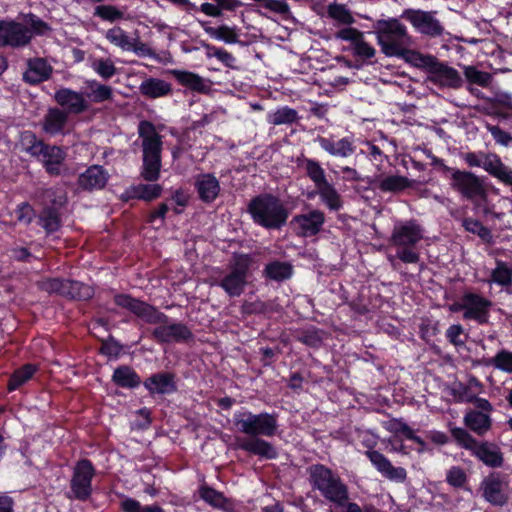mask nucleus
<instances>
[{
    "instance_id": "f257e3e1",
    "label": "nucleus",
    "mask_w": 512,
    "mask_h": 512,
    "mask_svg": "<svg viewBox=\"0 0 512 512\" xmlns=\"http://www.w3.org/2000/svg\"><path fill=\"white\" fill-rule=\"evenodd\" d=\"M233 424L247 438H237L234 449L243 450L251 455L267 460L276 459V448L262 437H273L278 432V414L261 412L254 414L241 409L233 414Z\"/></svg>"
},
{
    "instance_id": "f03ea898",
    "label": "nucleus",
    "mask_w": 512,
    "mask_h": 512,
    "mask_svg": "<svg viewBox=\"0 0 512 512\" xmlns=\"http://www.w3.org/2000/svg\"><path fill=\"white\" fill-rule=\"evenodd\" d=\"M113 301L116 306L129 311L144 323L158 325L153 329L151 335L159 344L183 343L193 338V333L186 324L169 323V317L165 313L140 298H135L128 293H116L113 296Z\"/></svg>"
},
{
    "instance_id": "7ed1b4c3",
    "label": "nucleus",
    "mask_w": 512,
    "mask_h": 512,
    "mask_svg": "<svg viewBox=\"0 0 512 512\" xmlns=\"http://www.w3.org/2000/svg\"><path fill=\"white\" fill-rule=\"evenodd\" d=\"M247 212L256 225L266 230L282 229L290 215L286 204L271 193H261L253 197L247 205Z\"/></svg>"
},
{
    "instance_id": "20e7f679",
    "label": "nucleus",
    "mask_w": 512,
    "mask_h": 512,
    "mask_svg": "<svg viewBox=\"0 0 512 512\" xmlns=\"http://www.w3.org/2000/svg\"><path fill=\"white\" fill-rule=\"evenodd\" d=\"M308 481L314 491L328 502L343 507L349 500V489L339 474L328 466L316 463L307 468Z\"/></svg>"
},
{
    "instance_id": "39448f33",
    "label": "nucleus",
    "mask_w": 512,
    "mask_h": 512,
    "mask_svg": "<svg viewBox=\"0 0 512 512\" xmlns=\"http://www.w3.org/2000/svg\"><path fill=\"white\" fill-rule=\"evenodd\" d=\"M423 232L422 226L414 219L394 225L389 241L396 248V257L403 263L415 264L419 261L416 247L423 239Z\"/></svg>"
},
{
    "instance_id": "423d86ee",
    "label": "nucleus",
    "mask_w": 512,
    "mask_h": 512,
    "mask_svg": "<svg viewBox=\"0 0 512 512\" xmlns=\"http://www.w3.org/2000/svg\"><path fill=\"white\" fill-rule=\"evenodd\" d=\"M372 28L381 52L387 57H393L403 46L412 44L407 27L397 18L376 20Z\"/></svg>"
},
{
    "instance_id": "0eeeda50",
    "label": "nucleus",
    "mask_w": 512,
    "mask_h": 512,
    "mask_svg": "<svg viewBox=\"0 0 512 512\" xmlns=\"http://www.w3.org/2000/svg\"><path fill=\"white\" fill-rule=\"evenodd\" d=\"M486 179L485 176H478L470 170L456 168L449 176V185L462 199L478 208L488 201Z\"/></svg>"
},
{
    "instance_id": "6e6552de",
    "label": "nucleus",
    "mask_w": 512,
    "mask_h": 512,
    "mask_svg": "<svg viewBox=\"0 0 512 512\" xmlns=\"http://www.w3.org/2000/svg\"><path fill=\"white\" fill-rule=\"evenodd\" d=\"M253 258L248 253H234L229 272L214 285L222 288L231 297H239L245 290L250 275Z\"/></svg>"
},
{
    "instance_id": "1a4fd4ad",
    "label": "nucleus",
    "mask_w": 512,
    "mask_h": 512,
    "mask_svg": "<svg viewBox=\"0 0 512 512\" xmlns=\"http://www.w3.org/2000/svg\"><path fill=\"white\" fill-rule=\"evenodd\" d=\"M462 159L468 167L482 168L505 186L511 187L512 191V169L503 163L498 154L483 151L467 152L462 155Z\"/></svg>"
},
{
    "instance_id": "9d476101",
    "label": "nucleus",
    "mask_w": 512,
    "mask_h": 512,
    "mask_svg": "<svg viewBox=\"0 0 512 512\" xmlns=\"http://www.w3.org/2000/svg\"><path fill=\"white\" fill-rule=\"evenodd\" d=\"M96 475V469L92 461L88 458L79 459L72 471L69 483V498L78 501H87L93 492L92 481Z\"/></svg>"
},
{
    "instance_id": "9b49d317",
    "label": "nucleus",
    "mask_w": 512,
    "mask_h": 512,
    "mask_svg": "<svg viewBox=\"0 0 512 512\" xmlns=\"http://www.w3.org/2000/svg\"><path fill=\"white\" fill-rule=\"evenodd\" d=\"M461 309L463 310V318L473 320L479 325H487L490 318V310L493 302L474 292H466L462 296Z\"/></svg>"
},
{
    "instance_id": "f8f14e48",
    "label": "nucleus",
    "mask_w": 512,
    "mask_h": 512,
    "mask_svg": "<svg viewBox=\"0 0 512 512\" xmlns=\"http://www.w3.org/2000/svg\"><path fill=\"white\" fill-rule=\"evenodd\" d=\"M433 11H423L420 9H405L401 17L415 28L420 34L429 37H440L444 32L441 22L435 17Z\"/></svg>"
},
{
    "instance_id": "ddd939ff",
    "label": "nucleus",
    "mask_w": 512,
    "mask_h": 512,
    "mask_svg": "<svg viewBox=\"0 0 512 512\" xmlns=\"http://www.w3.org/2000/svg\"><path fill=\"white\" fill-rule=\"evenodd\" d=\"M427 79L439 88L458 90L464 84V79L460 72L449 66L446 62L439 61L438 58H435L429 69Z\"/></svg>"
},
{
    "instance_id": "4468645a",
    "label": "nucleus",
    "mask_w": 512,
    "mask_h": 512,
    "mask_svg": "<svg viewBox=\"0 0 512 512\" xmlns=\"http://www.w3.org/2000/svg\"><path fill=\"white\" fill-rule=\"evenodd\" d=\"M53 99L62 111H67V115L82 114L89 109V104L84 95L71 88L61 87L57 89Z\"/></svg>"
},
{
    "instance_id": "2eb2a0df",
    "label": "nucleus",
    "mask_w": 512,
    "mask_h": 512,
    "mask_svg": "<svg viewBox=\"0 0 512 512\" xmlns=\"http://www.w3.org/2000/svg\"><path fill=\"white\" fill-rule=\"evenodd\" d=\"M325 223V214L319 209H313L308 213L295 215L290 224L297 226L298 235L303 237H313L320 233Z\"/></svg>"
},
{
    "instance_id": "dca6fc26",
    "label": "nucleus",
    "mask_w": 512,
    "mask_h": 512,
    "mask_svg": "<svg viewBox=\"0 0 512 512\" xmlns=\"http://www.w3.org/2000/svg\"><path fill=\"white\" fill-rule=\"evenodd\" d=\"M142 167L140 176L147 182H156L160 178L162 167V146H155L147 144V147L142 148Z\"/></svg>"
},
{
    "instance_id": "f3484780",
    "label": "nucleus",
    "mask_w": 512,
    "mask_h": 512,
    "mask_svg": "<svg viewBox=\"0 0 512 512\" xmlns=\"http://www.w3.org/2000/svg\"><path fill=\"white\" fill-rule=\"evenodd\" d=\"M142 383L150 396L170 395L178 390L176 375L168 371L153 373Z\"/></svg>"
},
{
    "instance_id": "a211bd4d",
    "label": "nucleus",
    "mask_w": 512,
    "mask_h": 512,
    "mask_svg": "<svg viewBox=\"0 0 512 512\" xmlns=\"http://www.w3.org/2000/svg\"><path fill=\"white\" fill-rule=\"evenodd\" d=\"M365 456L370 460L373 467L385 478L395 481L404 482L407 478V472L403 467H395L391 461L381 452L377 450L365 451Z\"/></svg>"
},
{
    "instance_id": "6ab92c4d",
    "label": "nucleus",
    "mask_w": 512,
    "mask_h": 512,
    "mask_svg": "<svg viewBox=\"0 0 512 512\" xmlns=\"http://www.w3.org/2000/svg\"><path fill=\"white\" fill-rule=\"evenodd\" d=\"M110 175L101 165H91L80 173L77 179L78 188L82 191L93 192L106 187Z\"/></svg>"
},
{
    "instance_id": "aec40b11",
    "label": "nucleus",
    "mask_w": 512,
    "mask_h": 512,
    "mask_svg": "<svg viewBox=\"0 0 512 512\" xmlns=\"http://www.w3.org/2000/svg\"><path fill=\"white\" fill-rule=\"evenodd\" d=\"M483 498L493 506L502 507L508 503L509 496L503 490V481L498 473H491L481 482Z\"/></svg>"
},
{
    "instance_id": "412c9836",
    "label": "nucleus",
    "mask_w": 512,
    "mask_h": 512,
    "mask_svg": "<svg viewBox=\"0 0 512 512\" xmlns=\"http://www.w3.org/2000/svg\"><path fill=\"white\" fill-rule=\"evenodd\" d=\"M316 141L321 149L333 157L348 158L356 151L355 140L352 135L341 139H335L333 136H318Z\"/></svg>"
},
{
    "instance_id": "4be33fe9",
    "label": "nucleus",
    "mask_w": 512,
    "mask_h": 512,
    "mask_svg": "<svg viewBox=\"0 0 512 512\" xmlns=\"http://www.w3.org/2000/svg\"><path fill=\"white\" fill-rule=\"evenodd\" d=\"M167 73L172 76L179 85L192 92L207 94L210 91L208 81L195 72L183 69H169Z\"/></svg>"
},
{
    "instance_id": "5701e85b",
    "label": "nucleus",
    "mask_w": 512,
    "mask_h": 512,
    "mask_svg": "<svg viewBox=\"0 0 512 512\" xmlns=\"http://www.w3.org/2000/svg\"><path fill=\"white\" fill-rule=\"evenodd\" d=\"M194 188L198 198L206 204L214 202L221 191L218 179L212 173H201L195 177Z\"/></svg>"
},
{
    "instance_id": "b1692460",
    "label": "nucleus",
    "mask_w": 512,
    "mask_h": 512,
    "mask_svg": "<svg viewBox=\"0 0 512 512\" xmlns=\"http://www.w3.org/2000/svg\"><path fill=\"white\" fill-rule=\"evenodd\" d=\"M31 39L32 35H30L28 27L15 20H8L7 30L2 38L0 47H24L31 42Z\"/></svg>"
},
{
    "instance_id": "393cba45",
    "label": "nucleus",
    "mask_w": 512,
    "mask_h": 512,
    "mask_svg": "<svg viewBox=\"0 0 512 512\" xmlns=\"http://www.w3.org/2000/svg\"><path fill=\"white\" fill-rule=\"evenodd\" d=\"M52 72L53 68L45 58H30L27 61V70L23 73V80L30 85H38L47 81Z\"/></svg>"
},
{
    "instance_id": "a878e982",
    "label": "nucleus",
    "mask_w": 512,
    "mask_h": 512,
    "mask_svg": "<svg viewBox=\"0 0 512 512\" xmlns=\"http://www.w3.org/2000/svg\"><path fill=\"white\" fill-rule=\"evenodd\" d=\"M471 454L484 465L491 468H499L504 463V457L501 449L493 442H478Z\"/></svg>"
},
{
    "instance_id": "bb28decb",
    "label": "nucleus",
    "mask_w": 512,
    "mask_h": 512,
    "mask_svg": "<svg viewBox=\"0 0 512 512\" xmlns=\"http://www.w3.org/2000/svg\"><path fill=\"white\" fill-rule=\"evenodd\" d=\"M68 120L67 111H62L59 107H50L43 117L42 130L49 136L65 135Z\"/></svg>"
},
{
    "instance_id": "cd10ccee",
    "label": "nucleus",
    "mask_w": 512,
    "mask_h": 512,
    "mask_svg": "<svg viewBox=\"0 0 512 512\" xmlns=\"http://www.w3.org/2000/svg\"><path fill=\"white\" fill-rule=\"evenodd\" d=\"M375 189L382 193L399 194L413 186V181L401 175L380 174L371 182Z\"/></svg>"
},
{
    "instance_id": "c85d7f7f",
    "label": "nucleus",
    "mask_w": 512,
    "mask_h": 512,
    "mask_svg": "<svg viewBox=\"0 0 512 512\" xmlns=\"http://www.w3.org/2000/svg\"><path fill=\"white\" fill-rule=\"evenodd\" d=\"M140 94L146 99H158L172 96V84L156 77L144 79L139 86Z\"/></svg>"
},
{
    "instance_id": "c756f323",
    "label": "nucleus",
    "mask_w": 512,
    "mask_h": 512,
    "mask_svg": "<svg viewBox=\"0 0 512 512\" xmlns=\"http://www.w3.org/2000/svg\"><path fill=\"white\" fill-rule=\"evenodd\" d=\"M197 493L199 498L212 508L225 512L233 509V502L231 499L227 498L222 492L209 486L205 482L199 485Z\"/></svg>"
},
{
    "instance_id": "7c9ffc66",
    "label": "nucleus",
    "mask_w": 512,
    "mask_h": 512,
    "mask_svg": "<svg viewBox=\"0 0 512 512\" xmlns=\"http://www.w3.org/2000/svg\"><path fill=\"white\" fill-rule=\"evenodd\" d=\"M465 426L478 436H484L492 427V418L489 414L476 409L468 410L463 418Z\"/></svg>"
},
{
    "instance_id": "2f4dec72",
    "label": "nucleus",
    "mask_w": 512,
    "mask_h": 512,
    "mask_svg": "<svg viewBox=\"0 0 512 512\" xmlns=\"http://www.w3.org/2000/svg\"><path fill=\"white\" fill-rule=\"evenodd\" d=\"M111 381L114 385L124 389H136L142 383L141 377L129 365H120L113 371Z\"/></svg>"
},
{
    "instance_id": "473e14b6",
    "label": "nucleus",
    "mask_w": 512,
    "mask_h": 512,
    "mask_svg": "<svg viewBox=\"0 0 512 512\" xmlns=\"http://www.w3.org/2000/svg\"><path fill=\"white\" fill-rule=\"evenodd\" d=\"M409 47L410 46H403L398 50V53L394 54L393 57L401 59L411 66L422 69L428 73L436 57L433 55H424L419 51L410 49Z\"/></svg>"
},
{
    "instance_id": "72a5a7b5",
    "label": "nucleus",
    "mask_w": 512,
    "mask_h": 512,
    "mask_svg": "<svg viewBox=\"0 0 512 512\" xmlns=\"http://www.w3.org/2000/svg\"><path fill=\"white\" fill-rule=\"evenodd\" d=\"M293 265L287 261L273 260L268 262L262 275L266 280L284 282L293 276Z\"/></svg>"
},
{
    "instance_id": "f704fd0d",
    "label": "nucleus",
    "mask_w": 512,
    "mask_h": 512,
    "mask_svg": "<svg viewBox=\"0 0 512 512\" xmlns=\"http://www.w3.org/2000/svg\"><path fill=\"white\" fill-rule=\"evenodd\" d=\"M326 337V332L316 326L299 329L295 333V340L305 346L318 350L320 349Z\"/></svg>"
},
{
    "instance_id": "c9c22d12",
    "label": "nucleus",
    "mask_w": 512,
    "mask_h": 512,
    "mask_svg": "<svg viewBox=\"0 0 512 512\" xmlns=\"http://www.w3.org/2000/svg\"><path fill=\"white\" fill-rule=\"evenodd\" d=\"M489 284H496L507 290L512 286V267L505 261L496 259L495 268L490 272Z\"/></svg>"
},
{
    "instance_id": "e433bc0d",
    "label": "nucleus",
    "mask_w": 512,
    "mask_h": 512,
    "mask_svg": "<svg viewBox=\"0 0 512 512\" xmlns=\"http://www.w3.org/2000/svg\"><path fill=\"white\" fill-rule=\"evenodd\" d=\"M65 299L70 301H89L95 294L94 288L78 280L68 279Z\"/></svg>"
},
{
    "instance_id": "4c0bfd02",
    "label": "nucleus",
    "mask_w": 512,
    "mask_h": 512,
    "mask_svg": "<svg viewBox=\"0 0 512 512\" xmlns=\"http://www.w3.org/2000/svg\"><path fill=\"white\" fill-rule=\"evenodd\" d=\"M298 166L304 168L306 176L314 183L316 188L329 182L319 161L303 157V159L298 160Z\"/></svg>"
},
{
    "instance_id": "58836bf2",
    "label": "nucleus",
    "mask_w": 512,
    "mask_h": 512,
    "mask_svg": "<svg viewBox=\"0 0 512 512\" xmlns=\"http://www.w3.org/2000/svg\"><path fill=\"white\" fill-rule=\"evenodd\" d=\"M200 24L205 33L216 40L223 41L226 44H235L239 41L236 27H230L226 24L212 27L207 22H200Z\"/></svg>"
},
{
    "instance_id": "ea45409f",
    "label": "nucleus",
    "mask_w": 512,
    "mask_h": 512,
    "mask_svg": "<svg viewBox=\"0 0 512 512\" xmlns=\"http://www.w3.org/2000/svg\"><path fill=\"white\" fill-rule=\"evenodd\" d=\"M38 220L47 235L57 232L62 226L60 213L54 206H45L39 213Z\"/></svg>"
},
{
    "instance_id": "a19ab883",
    "label": "nucleus",
    "mask_w": 512,
    "mask_h": 512,
    "mask_svg": "<svg viewBox=\"0 0 512 512\" xmlns=\"http://www.w3.org/2000/svg\"><path fill=\"white\" fill-rule=\"evenodd\" d=\"M462 227L466 232L477 235L484 244L493 245L495 243L491 229L478 219L465 217L462 220Z\"/></svg>"
},
{
    "instance_id": "79ce46f5",
    "label": "nucleus",
    "mask_w": 512,
    "mask_h": 512,
    "mask_svg": "<svg viewBox=\"0 0 512 512\" xmlns=\"http://www.w3.org/2000/svg\"><path fill=\"white\" fill-rule=\"evenodd\" d=\"M317 193L320 197L321 202L330 210V211H339L343 208V200L341 195L336 190L334 185L330 182L324 184L323 186L317 188Z\"/></svg>"
},
{
    "instance_id": "37998d69",
    "label": "nucleus",
    "mask_w": 512,
    "mask_h": 512,
    "mask_svg": "<svg viewBox=\"0 0 512 512\" xmlns=\"http://www.w3.org/2000/svg\"><path fill=\"white\" fill-rule=\"evenodd\" d=\"M38 371L35 364L27 363L16 369L10 376L7 383V390L9 392L19 389L22 385L28 382L34 374Z\"/></svg>"
},
{
    "instance_id": "c03bdc74",
    "label": "nucleus",
    "mask_w": 512,
    "mask_h": 512,
    "mask_svg": "<svg viewBox=\"0 0 512 512\" xmlns=\"http://www.w3.org/2000/svg\"><path fill=\"white\" fill-rule=\"evenodd\" d=\"M86 88L89 90L85 96L93 103H103L112 100L113 90L110 86L101 84L96 80H87Z\"/></svg>"
},
{
    "instance_id": "a18cd8bd",
    "label": "nucleus",
    "mask_w": 512,
    "mask_h": 512,
    "mask_svg": "<svg viewBox=\"0 0 512 512\" xmlns=\"http://www.w3.org/2000/svg\"><path fill=\"white\" fill-rule=\"evenodd\" d=\"M122 498L120 502L121 512H165V510L157 503L151 505H142L135 498L119 494Z\"/></svg>"
},
{
    "instance_id": "49530a36",
    "label": "nucleus",
    "mask_w": 512,
    "mask_h": 512,
    "mask_svg": "<svg viewBox=\"0 0 512 512\" xmlns=\"http://www.w3.org/2000/svg\"><path fill=\"white\" fill-rule=\"evenodd\" d=\"M465 80L470 86L478 85L483 88L490 86L492 75L489 72L481 71L476 66L468 65L463 67Z\"/></svg>"
},
{
    "instance_id": "de8ad7c7",
    "label": "nucleus",
    "mask_w": 512,
    "mask_h": 512,
    "mask_svg": "<svg viewBox=\"0 0 512 512\" xmlns=\"http://www.w3.org/2000/svg\"><path fill=\"white\" fill-rule=\"evenodd\" d=\"M139 137L142 139V148L147 147V144L155 146H162V137L156 131L154 124L150 121L143 120L139 123L138 127Z\"/></svg>"
},
{
    "instance_id": "09e8293b",
    "label": "nucleus",
    "mask_w": 512,
    "mask_h": 512,
    "mask_svg": "<svg viewBox=\"0 0 512 512\" xmlns=\"http://www.w3.org/2000/svg\"><path fill=\"white\" fill-rule=\"evenodd\" d=\"M67 280L66 278L60 277H47L38 281L37 287L39 290L47 292L50 295L55 294L65 298Z\"/></svg>"
},
{
    "instance_id": "8fccbe9b",
    "label": "nucleus",
    "mask_w": 512,
    "mask_h": 512,
    "mask_svg": "<svg viewBox=\"0 0 512 512\" xmlns=\"http://www.w3.org/2000/svg\"><path fill=\"white\" fill-rule=\"evenodd\" d=\"M298 119V112L289 106H282L268 115V122L276 126L290 125Z\"/></svg>"
},
{
    "instance_id": "3c124183",
    "label": "nucleus",
    "mask_w": 512,
    "mask_h": 512,
    "mask_svg": "<svg viewBox=\"0 0 512 512\" xmlns=\"http://www.w3.org/2000/svg\"><path fill=\"white\" fill-rule=\"evenodd\" d=\"M450 433L459 447L464 448L470 452H472L474 447L479 442L465 428L462 427H451Z\"/></svg>"
},
{
    "instance_id": "603ef678",
    "label": "nucleus",
    "mask_w": 512,
    "mask_h": 512,
    "mask_svg": "<svg viewBox=\"0 0 512 512\" xmlns=\"http://www.w3.org/2000/svg\"><path fill=\"white\" fill-rule=\"evenodd\" d=\"M486 365L493 366L506 373H512V352L501 349L486 362Z\"/></svg>"
},
{
    "instance_id": "864d4df0",
    "label": "nucleus",
    "mask_w": 512,
    "mask_h": 512,
    "mask_svg": "<svg viewBox=\"0 0 512 512\" xmlns=\"http://www.w3.org/2000/svg\"><path fill=\"white\" fill-rule=\"evenodd\" d=\"M124 346L112 335L101 340L99 353L108 358L118 359L122 354Z\"/></svg>"
},
{
    "instance_id": "5fc2aeb1",
    "label": "nucleus",
    "mask_w": 512,
    "mask_h": 512,
    "mask_svg": "<svg viewBox=\"0 0 512 512\" xmlns=\"http://www.w3.org/2000/svg\"><path fill=\"white\" fill-rule=\"evenodd\" d=\"M327 13L330 18L344 25H351L355 22L351 12L343 4H330Z\"/></svg>"
},
{
    "instance_id": "6e6d98bb",
    "label": "nucleus",
    "mask_w": 512,
    "mask_h": 512,
    "mask_svg": "<svg viewBox=\"0 0 512 512\" xmlns=\"http://www.w3.org/2000/svg\"><path fill=\"white\" fill-rule=\"evenodd\" d=\"M106 39L110 43L122 48L123 50H131L132 48V42L130 38L121 27H114L109 29L106 33Z\"/></svg>"
},
{
    "instance_id": "4d7b16f0",
    "label": "nucleus",
    "mask_w": 512,
    "mask_h": 512,
    "mask_svg": "<svg viewBox=\"0 0 512 512\" xmlns=\"http://www.w3.org/2000/svg\"><path fill=\"white\" fill-rule=\"evenodd\" d=\"M41 156L44 158V162H52L53 164H62L66 158L65 150L56 145L43 146Z\"/></svg>"
},
{
    "instance_id": "13d9d810",
    "label": "nucleus",
    "mask_w": 512,
    "mask_h": 512,
    "mask_svg": "<svg viewBox=\"0 0 512 512\" xmlns=\"http://www.w3.org/2000/svg\"><path fill=\"white\" fill-rule=\"evenodd\" d=\"M26 22L30 26V35L44 36L47 35L52 29L50 25L44 20L40 19L33 13H29L26 17Z\"/></svg>"
},
{
    "instance_id": "bf43d9fd",
    "label": "nucleus",
    "mask_w": 512,
    "mask_h": 512,
    "mask_svg": "<svg viewBox=\"0 0 512 512\" xmlns=\"http://www.w3.org/2000/svg\"><path fill=\"white\" fill-rule=\"evenodd\" d=\"M93 69L103 80H109L117 72L114 63L110 59L103 58H100L93 63Z\"/></svg>"
},
{
    "instance_id": "052dcab7",
    "label": "nucleus",
    "mask_w": 512,
    "mask_h": 512,
    "mask_svg": "<svg viewBox=\"0 0 512 512\" xmlns=\"http://www.w3.org/2000/svg\"><path fill=\"white\" fill-rule=\"evenodd\" d=\"M94 15L103 20L114 22L124 18V13L113 5H100L95 8Z\"/></svg>"
},
{
    "instance_id": "680f3d73",
    "label": "nucleus",
    "mask_w": 512,
    "mask_h": 512,
    "mask_svg": "<svg viewBox=\"0 0 512 512\" xmlns=\"http://www.w3.org/2000/svg\"><path fill=\"white\" fill-rule=\"evenodd\" d=\"M447 483L454 488H461L467 482L465 471L459 466H452L446 474Z\"/></svg>"
},
{
    "instance_id": "e2e57ef3",
    "label": "nucleus",
    "mask_w": 512,
    "mask_h": 512,
    "mask_svg": "<svg viewBox=\"0 0 512 512\" xmlns=\"http://www.w3.org/2000/svg\"><path fill=\"white\" fill-rule=\"evenodd\" d=\"M354 56L362 59L369 60L375 56L376 50L373 46H371L368 42H366L363 38H360L354 45L352 46Z\"/></svg>"
},
{
    "instance_id": "0e129e2a",
    "label": "nucleus",
    "mask_w": 512,
    "mask_h": 512,
    "mask_svg": "<svg viewBox=\"0 0 512 512\" xmlns=\"http://www.w3.org/2000/svg\"><path fill=\"white\" fill-rule=\"evenodd\" d=\"M163 187L160 184L149 182L146 184L142 183V195L141 200L145 202H152L161 197Z\"/></svg>"
},
{
    "instance_id": "69168bd1",
    "label": "nucleus",
    "mask_w": 512,
    "mask_h": 512,
    "mask_svg": "<svg viewBox=\"0 0 512 512\" xmlns=\"http://www.w3.org/2000/svg\"><path fill=\"white\" fill-rule=\"evenodd\" d=\"M24 140L27 142V152L33 156H41V152L43 146H48L49 144L45 143L43 140L38 139L33 132H25Z\"/></svg>"
},
{
    "instance_id": "338daca9",
    "label": "nucleus",
    "mask_w": 512,
    "mask_h": 512,
    "mask_svg": "<svg viewBox=\"0 0 512 512\" xmlns=\"http://www.w3.org/2000/svg\"><path fill=\"white\" fill-rule=\"evenodd\" d=\"M463 333L464 329L461 324H453L446 330L445 336L451 344L458 347L465 344V340L461 339Z\"/></svg>"
},
{
    "instance_id": "774afa93",
    "label": "nucleus",
    "mask_w": 512,
    "mask_h": 512,
    "mask_svg": "<svg viewBox=\"0 0 512 512\" xmlns=\"http://www.w3.org/2000/svg\"><path fill=\"white\" fill-rule=\"evenodd\" d=\"M335 36L338 39L349 41L351 46H353L360 38H363L364 34L356 28L346 27L338 30Z\"/></svg>"
}]
</instances>
